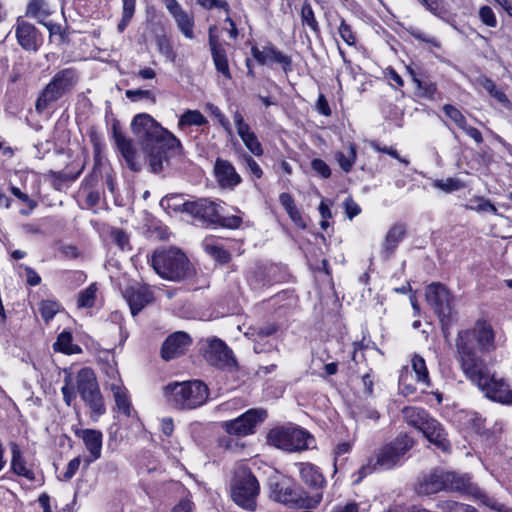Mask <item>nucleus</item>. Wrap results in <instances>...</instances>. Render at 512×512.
Wrapping results in <instances>:
<instances>
[{
    "label": "nucleus",
    "mask_w": 512,
    "mask_h": 512,
    "mask_svg": "<svg viewBox=\"0 0 512 512\" xmlns=\"http://www.w3.org/2000/svg\"><path fill=\"white\" fill-rule=\"evenodd\" d=\"M414 441L407 434H400L393 441L383 445L368 462L363 465L359 473L361 478L377 470H390L403 462L404 455L413 447Z\"/></svg>",
    "instance_id": "obj_5"
},
{
    "label": "nucleus",
    "mask_w": 512,
    "mask_h": 512,
    "mask_svg": "<svg viewBox=\"0 0 512 512\" xmlns=\"http://www.w3.org/2000/svg\"><path fill=\"white\" fill-rule=\"evenodd\" d=\"M132 132L141 141L142 151L154 173L160 172L163 169V163L169 158L182 154V145L170 130H132Z\"/></svg>",
    "instance_id": "obj_2"
},
{
    "label": "nucleus",
    "mask_w": 512,
    "mask_h": 512,
    "mask_svg": "<svg viewBox=\"0 0 512 512\" xmlns=\"http://www.w3.org/2000/svg\"><path fill=\"white\" fill-rule=\"evenodd\" d=\"M479 17L486 26L496 27L497 19L491 7L482 6L479 10Z\"/></svg>",
    "instance_id": "obj_57"
},
{
    "label": "nucleus",
    "mask_w": 512,
    "mask_h": 512,
    "mask_svg": "<svg viewBox=\"0 0 512 512\" xmlns=\"http://www.w3.org/2000/svg\"><path fill=\"white\" fill-rule=\"evenodd\" d=\"M110 391L113 394L118 411L127 417H131L133 414V409L128 390L124 384L118 386L113 385L112 388H110Z\"/></svg>",
    "instance_id": "obj_29"
},
{
    "label": "nucleus",
    "mask_w": 512,
    "mask_h": 512,
    "mask_svg": "<svg viewBox=\"0 0 512 512\" xmlns=\"http://www.w3.org/2000/svg\"><path fill=\"white\" fill-rule=\"evenodd\" d=\"M163 395L174 408L193 410L206 404L209 399V388L200 380L171 382L164 386Z\"/></svg>",
    "instance_id": "obj_3"
},
{
    "label": "nucleus",
    "mask_w": 512,
    "mask_h": 512,
    "mask_svg": "<svg viewBox=\"0 0 512 512\" xmlns=\"http://www.w3.org/2000/svg\"><path fill=\"white\" fill-rule=\"evenodd\" d=\"M267 440L271 445L288 452L309 449L314 442L309 432L296 426L273 428L269 431Z\"/></svg>",
    "instance_id": "obj_10"
},
{
    "label": "nucleus",
    "mask_w": 512,
    "mask_h": 512,
    "mask_svg": "<svg viewBox=\"0 0 512 512\" xmlns=\"http://www.w3.org/2000/svg\"><path fill=\"white\" fill-rule=\"evenodd\" d=\"M112 241L119 246L122 250L128 248L129 246V237L128 235L120 229H113L111 231Z\"/></svg>",
    "instance_id": "obj_59"
},
{
    "label": "nucleus",
    "mask_w": 512,
    "mask_h": 512,
    "mask_svg": "<svg viewBox=\"0 0 512 512\" xmlns=\"http://www.w3.org/2000/svg\"><path fill=\"white\" fill-rule=\"evenodd\" d=\"M98 298V286L96 283L90 284L87 288L80 291L77 297V307L92 308L95 306Z\"/></svg>",
    "instance_id": "obj_37"
},
{
    "label": "nucleus",
    "mask_w": 512,
    "mask_h": 512,
    "mask_svg": "<svg viewBox=\"0 0 512 512\" xmlns=\"http://www.w3.org/2000/svg\"><path fill=\"white\" fill-rule=\"evenodd\" d=\"M425 298L440 322H449L453 313L454 296L448 288L441 283H431L426 287Z\"/></svg>",
    "instance_id": "obj_12"
},
{
    "label": "nucleus",
    "mask_w": 512,
    "mask_h": 512,
    "mask_svg": "<svg viewBox=\"0 0 512 512\" xmlns=\"http://www.w3.org/2000/svg\"><path fill=\"white\" fill-rule=\"evenodd\" d=\"M80 464H81V458L80 457H75V458L71 459L68 462L66 470L64 472V475H63L64 479L65 480L71 479L76 474V472L78 471V469L80 467Z\"/></svg>",
    "instance_id": "obj_62"
},
{
    "label": "nucleus",
    "mask_w": 512,
    "mask_h": 512,
    "mask_svg": "<svg viewBox=\"0 0 512 512\" xmlns=\"http://www.w3.org/2000/svg\"><path fill=\"white\" fill-rule=\"evenodd\" d=\"M215 177L222 188H234L241 182L240 175L227 160L218 158L214 165Z\"/></svg>",
    "instance_id": "obj_24"
},
{
    "label": "nucleus",
    "mask_w": 512,
    "mask_h": 512,
    "mask_svg": "<svg viewBox=\"0 0 512 512\" xmlns=\"http://www.w3.org/2000/svg\"><path fill=\"white\" fill-rule=\"evenodd\" d=\"M402 413L406 422L420 431L428 421L433 419L429 417L428 413L424 409L417 407H405L402 410Z\"/></svg>",
    "instance_id": "obj_32"
},
{
    "label": "nucleus",
    "mask_w": 512,
    "mask_h": 512,
    "mask_svg": "<svg viewBox=\"0 0 512 512\" xmlns=\"http://www.w3.org/2000/svg\"><path fill=\"white\" fill-rule=\"evenodd\" d=\"M165 7L174 18L179 31L187 38H194V17L182 8L177 0H164Z\"/></svg>",
    "instance_id": "obj_20"
},
{
    "label": "nucleus",
    "mask_w": 512,
    "mask_h": 512,
    "mask_svg": "<svg viewBox=\"0 0 512 512\" xmlns=\"http://www.w3.org/2000/svg\"><path fill=\"white\" fill-rule=\"evenodd\" d=\"M334 156H335V160L337 161L340 168L344 172L348 173L352 170V168L356 162V158H357L356 145L354 143H350L346 152L337 151Z\"/></svg>",
    "instance_id": "obj_36"
},
{
    "label": "nucleus",
    "mask_w": 512,
    "mask_h": 512,
    "mask_svg": "<svg viewBox=\"0 0 512 512\" xmlns=\"http://www.w3.org/2000/svg\"><path fill=\"white\" fill-rule=\"evenodd\" d=\"M443 111L445 116L450 118L453 124L460 128L464 125V116L456 107L447 104L443 107Z\"/></svg>",
    "instance_id": "obj_54"
},
{
    "label": "nucleus",
    "mask_w": 512,
    "mask_h": 512,
    "mask_svg": "<svg viewBox=\"0 0 512 512\" xmlns=\"http://www.w3.org/2000/svg\"><path fill=\"white\" fill-rule=\"evenodd\" d=\"M295 465L298 467L301 481L312 490L311 494L320 493L323 498L327 481L320 468L310 462H299Z\"/></svg>",
    "instance_id": "obj_16"
},
{
    "label": "nucleus",
    "mask_w": 512,
    "mask_h": 512,
    "mask_svg": "<svg viewBox=\"0 0 512 512\" xmlns=\"http://www.w3.org/2000/svg\"><path fill=\"white\" fill-rule=\"evenodd\" d=\"M72 385L89 408L91 420L98 421L99 417L105 414L106 407L94 370L90 367L78 370L72 375Z\"/></svg>",
    "instance_id": "obj_6"
},
{
    "label": "nucleus",
    "mask_w": 512,
    "mask_h": 512,
    "mask_svg": "<svg viewBox=\"0 0 512 512\" xmlns=\"http://www.w3.org/2000/svg\"><path fill=\"white\" fill-rule=\"evenodd\" d=\"M332 204H333L332 201L329 199H322L319 204L318 210H319V213L322 218V220L320 222V227L323 230H327V228L329 227L328 220L332 217V213H331Z\"/></svg>",
    "instance_id": "obj_52"
},
{
    "label": "nucleus",
    "mask_w": 512,
    "mask_h": 512,
    "mask_svg": "<svg viewBox=\"0 0 512 512\" xmlns=\"http://www.w3.org/2000/svg\"><path fill=\"white\" fill-rule=\"evenodd\" d=\"M157 46L159 52L165 56V58L171 62L176 59V52L173 49L171 41L166 36H160L157 38Z\"/></svg>",
    "instance_id": "obj_50"
},
{
    "label": "nucleus",
    "mask_w": 512,
    "mask_h": 512,
    "mask_svg": "<svg viewBox=\"0 0 512 512\" xmlns=\"http://www.w3.org/2000/svg\"><path fill=\"white\" fill-rule=\"evenodd\" d=\"M433 187L443 191L444 193H452L454 191L465 188V183L458 178L448 177L446 179H435L432 183Z\"/></svg>",
    "instance_id": "obj_43"
},
{
    "label": "nucleus",
    "mask_w": 512,
    "mask_h": 512,
    "mask_svg": "<svg viewBox=\"0 0 512 512\" xmlns=\"http://www.w3.org/2000/svg\"><path fill=\"white\" fill-rule=\"evenodd\" d=\"M244 161H245L248 171L250 172V174L253 177H255L257 179L262 177L263 171H262L261 167L251 156L245 155Z\"/></svg>",
    "instance_id": "obj_61"
},
{
    "label": "nucleus",
    "mask_w": 512,
    "mask_h": 512,
    "mask_svg": "<svg viewBox=\"0 0 512 512\" xmlns=\"http://www.w3.org/2000/svg\"><path fill=\"white\" fill-rule=\"evenodd\" d=\"M344 208L349 219L356 217L361 212L360 206L350 198L345 200Z\"/></svg>",
    "instance_id": "obj_63"
},
{
    "label": "nucleus",
    "mask_w": 512,
    "mask_h": 512,
    "mask_svg": "<svg viewBox=\"0 0 512 512\" xmlns=\"http://www.w3.org/2000/svg\"><path fill=\"white\" fill-rule=\"evenodd\" d=\"M421 432L428 441L438 449L445 453L450 452L451 445L447 439V434L437 420L432 419L431 421H428V423L423 426Z\"/></svg>",
    "instance_id": "obj_25"
},
{
    "label": "nucleus",
    "mask_w": 512,
    "mask_h": 512,
    "mask_svg": "<svg viewBox=\"0 0 512 512\" xmlns=\"http://www.w3.org/2000/svg\"><path fill=\"white\" fill-rule=\"evenodd\" d=\"M270 498L275 502L295 509H314L322 501L320 493L309 494L289 480L271 482Z\"/></svg>",
    "instance_id": "obj_8"
},
{
    "label": "nucleus",
    "mask_w": 512,
    "mask_h": 512,
    "mask_svg": "<svg viewBox=\"0 0 512 512\" xmlns=\"http://www.w3.org/2000/svg\"><path fill=\"white\" fill-rule=\"evenodd\" d=\"M465 209L476 211L478 213H491L498 215V209L491 201L483 196H474L469 203L465 205Z\"/></svg>",
    "instance_id": "obj_38"
},
{
    "label": "nucleus",
    "mask_w": 512,
    "mask_h": 512,
    "mask_svg": "<svg viewBox=\"0 0 512 512\" xmlns=\"http://www.w3.org/2000/svg\"><path fill=\"white\" fill-rule=\"evenodd\" d=\"M125 298L133 316L153 301V293L148 286L130 287L125 291Z\"/></svg>",
    "instance_id": "obj_23"
},
{
    "label": "nucleus",
    "mask_w": 512,
    "mask_h": 512,
    "mask_svg": "<svg viewBox=\"0 0 512 512\" xmlns=\"http://www.w3.org/2000/svg\"><path fill=\"white\" fill-rule=\"evenodd\" d=\"M230 354L231 350L228 349L222 340L214 338L209 341L206 357L211 363L217 364L218 361L226 362Z\"/></svg>",
    "instance_id": "obj_31"
},
{
    "label": "nucleus",
    "mask_w": 512,
    "mask_h": 512,
    "mask_svg": "<svg viewBox=\"0 0 512 512\" xmlns=\"http://www.w3.org/2000/svg\"><path fill=\"white\" fill-rule=\"evenodd\" d=\"M71 429L74 435L82 440L88 452V455L83 459L85 465L88 467L90 464L100 459L103 447L102 432L97 429H83L77 426H72Z\"/></svg>",
    "instance_id": "obj_13"
},
{
    "label": "nucleus",
    "mask_w": 512,
    "mask_h": 512,
    "mask_svg": "<svg viewBox=\"0 0 512 512\" xmlns=\"http://www.w3.org/2000/svg\"><path fill=\"white\" fill-rule=\"evenodd\" d=\"M209 46L216 70L226 79H231L226 50L211 33L209 34Z\"/></svg>",
    "instance_id": "obj_27"
},
{
    "label": "nucleus",
    "mask_w": 512,
    "mask_h": 512,
    "mask_svg": "<svg viewBox=\"0 0 512 512\" xmlns=\"http://www.w3.org/2000/svg\"><path fill=\"white\" fill-rule=\"evenodd\" d=\"M259 492V482L252 472L247 467H238L230 484L232 500L241 508L254 511L257 507Z\"/></svg>",
    "instance_id": "obj_9"
},
{
    "label": "nucleus",
    "mask_w": 512,
    "mask_h": 512,
    "mask_svg": "<svg viewBox=\"0 0 512 512\" xmlns=\"http://www.w3.org/2000/svg\"><path fill=\"white\" fill-rule=\"evenodd\" d=\"M206 118L198 110H187L179 119L178 126H202Z\"/></svg>",
    "instance_id": "obj_46"
},
{
    "label": "nucleus",
    "mask_w": 512,
    "mask_h": 512,
    "mask_svg": "<svg viewBox=\"0 0 512 512\" xmlns=\"http://www.w3.org/2000/svg\"><path fill=\"white\" fill-rule=\"evenodd\" d=\"M444 480L446 491H455L473 496L480 495L479 488L472 482V477L468 473L444 471Z\"/></svg>",
    "instance_id": "obj_18"
},
{
    "label": "nucleus",
    "mask_w": 512,
    "mask_h": 512,
    "mask_svg": "<svg viewBox=\"0 0 512 512\" xmlns=\"http://www.w3.org/2000/svg\"><path fill=\"white\" fill-rule=\"evenodd\" d=\"M104 373L107 377L106 387L108 389L112 388L113 385H121L123 384L122 379L120 378L119 371L115 364L108 363L104 367Z\"/></svg>",
    "instance_id": "obj_51"
},
{
    "label": "nucleus",
    "mask_w": 512,
    "mask_h": 512,
    "mask_svg": "<svg viewBox=\"0 0 512 512\" xmlns=\"http://www.w3.org/2000/svg\"><path fill=\"white\" fill-rule=\"evenodd\" d=\"M79 79V72L72 67L56 72L39 93L35 103L36 111L42 113L51 108L59 99L75 88Z\"/></svg>",
    "instance_id": "obj_7"
},
{
    "label": "nucleus",
    "mask_w": 512,
    "mask_h": 512,
    "mask_svg": "<svg viewBox=\"0 0 512 512\" xmlns=\"http://www.w3.org/2000/svg\"><path fill=\"white\" fill-rule=\"evenodd\" d=\"M60 309L61 304L55 300H42L39 303V313L46 323L50 322Z\"/></svg>",
    "instance_id": "obj_44"
},
{
    "label": "nucleus",
    "mask_w": 512,
    "mask_h": 512,
    "mask_svg": "<svg viewBox=\"0 0 512 512\" xmlns=\"http://www.w3.org/2000/svg\"><path fill=\"white\" fill-rule=\"evenodd\" d=\"M197 3L204 9L211 10L214 8L228 11V3L225 0H197Z\"/></svg>",
    "instance_id": "obj_60"
},
{
    "label": "nucleus",
    "mask_w": 512,
    "mask_h": 512,
    "mask_svg": "<svg viewBox=\"0 0 512 512\" xmlns=\"http://www.w3.org/2000/svg\"><path fill=\"white\" fill-rule=\"evenodd\" d=\"M331 512H359V504L354 501L338 504L333 507Z\"/></svg>",
    "instance_id": "obj_64"
},
{
    "label": "nucleus",
    "mask_w": 512,
    "mask_h": 512,
    "mask_svg": "<svg viewBox=\"0 0 512 512\" xmlns=\"http://www.w3.org/2000/svg\"><path fill=\"white\" fill-rule=\"evenodd\" d=\"M136 0H122V18L117 25V30L122 33L130 23L135 13Z\"/></svg>",
    "instance_id": "obj_45"
},
{
    "label": "nucleus",
    "mask_w": 512,
    "mask_h": 512,
    "mask_svg": "<svg viewBox=\"0 0 512 512\" xmlns=\"http://www.w3.org/2000/svg\"><path fill=\"white\" fill-rule=\"evenodd\" d=\"M417 493L420 495H432L440 491H446L444 471H433L424 477L417 485Z\"/></svg>",
    "instance_id": "obj_26"
},
{
    "label": "nucleus",
    "mask_w": 512,
    "mask_h": 512,
    "mask_svg": "<svg viewBox=\"0 0 512 512\" xmlns=\"http://www.w3.org/2000/svg\"><path fill=\"white\" fill-rule=\"evenodd\" d=\"M301 22H302L303 26H308L313 33H315V34L320 33L319 24L316 20L312 6L308 1H305L302 4Z\"/></svg>",
    "instance_id": "obj_42"
},
{
    "label": "nucleus",
    "mask_w": 512,
    "mask_h": 512,
    "mask_svg": "<svg viewBox=\"0 0 512 512\" xmlns=\"http://www.w3.org/2000/svg\"><path fill=\"white\" fill-rule=\"evenodd\" d=\"M53 13V9L46 0H30L26 15L36 18L39 23Z\"/></svg>",
    "instance_id": "obj_35"
},
{
    "label": "nucleus",
    "mask_w": 512,
    "mask_h": 512,
    "mask_svg": "<svg viewBox=\"0 0 512 512\" xmlns=\"http://www.w3.org/2000/svg\"><path fill=\"white\" fill-rule=\"evenodd\" d=\"M420 3L433 15L440 19H445L447 16V9L445 8L444 0H419Z\"/></svg>",
    "instance_id": "obj_47"
},
{
    "label": "nucleus",
    "mask_w": 512,
    "mask_h": 512,
    "mask_svg": "<svg viewBox=\"0 0 512 512\" xmlns=\"http://www.w3.org/2000/svg\"><path fill=\"white\" fill-rule=\"evenodd\" d=\"M151 265L161 278L169 281H182L194 273L187 256L175 247L156 250L151 256Z\"/></svg>",
    "instance_id": "obj_4"
},
{
    "label": "nucleus",
    "mask_w": 512,
    "mask_h": 512,
    "mask_svg": "<svg viewBox=\"0 0 512 512\" xmlns=\"http://www.w3.org/2000/svg\"><path fill=\"white\" fill-rule=\"evenodd\" d=\"M63 400L67 406H71L73 400L76 398L77 391L72 385V374L69 373L64 378V385L61 388Z\"/></svg>",
    "instance_id": "obj_49"
},
{
    "label": "nucleus",
    "mask_w": 512,
    "mask_h": 512,
    "mask_svg": "<svg viewBox=\"0 0 512 512\" xmlns=\"http://www.w3.org/2000/svg\"><path fill=\"white\" fill-rule=\"evenodd\" d=\"M9 446L11 450V471L28 481L35 480L34 465L26 460L20 446L16 442H10Z\"/></svg>",
    "instance_id": "obj_22"
},
{
    "label": "nucleus",
    "mask_w": 512,
    "mask_h": 512,
    "mask_svg": "<svg viewBox=\"0 0 512 512\" xmlns=\"http://www.w3.org/2000/svg\"><path fill=\"white\" fill-rule=\"evenodd\" d=\"M457 361L463 374L492 401L512 404V390L508 382L491 373L479 353H490L497 347L492 324L478 319L471 328L460 330L456 341Z\"/></svg>",
    "instance_id": "obj_1"
},
{
    "label": "nucleus",
    "mask_w": 512,
    "mask_h": 512,
    "mask_svg": "<svg viewBox=\"0 0 512 512\" xmlns=\"http://www.w3.org/2000/svg\"><path fill=\"white\" fill-rule=\"evenodd\" d=\"M369 145L377 152L385 153L390 155L391 157L397 159L400 163L404 165H408L409 161L406 158L400 157L397 150L393 147L381 146L379 142L372 140L369 142Z\"/></svg>",
    "instance_id": "obj_53"
},
{
    "label": "nucleus",
    "mask_w": 512,
    "mask_h": 512,
    "mask_svg": "<svg viewBox=\"0 0 512 512\" xmlns=\"http://www.w3.org/2000/svg\"><path fill=\"white\" fill-rule=\"evenodd\" d=\"M405 234L406 229L402 224H395L389 229L383 243V252L386 256H390L394 253Z\"/></svg>",
    "instance_id": "obj_30"
},
{
    "label": "nucleus",
    "mask_w": 512,
    "mask_h": 512,
    "mask_svg": "<svg viewBox=\"0 0 512 512\" xmlns=\"http://www.w3.org/2000/svg\"><path fill=\"white\" fill-rule=\"evenodd\" d=\"M202 246L205 252L213 257L217 262L225 264L230 261V253L225 249V246L220 239L214 236L206 237L202 242Z\"/></svg>",
    "instance_id": "obj_28"
},
{
    "label": "nucleus",
    "mask_w": 512,
    "mask_h": 512,
    "mask_svg": "<svg viewBox=\"0 0 512 512\" xmlns=\"http://www.w3.org/2000/svg\"><path fill=\"white\" fill-rule=\"evenodd\" d=\"M189 202L190 201L184 200L183 196L180 194H171L161 199L160 206L168 213L178 211L186 212V204Z\"/></svg>",
    "instance_id": "obj_39"
},
{
    "label": "nucleus",
    "mask_w": 512,
    "mask_h": 512,
    "mask_svg": "<svg viewBox=\"0 0 512 512\" xmlns=\"http://www.w3.org/2000/svg\"><path fill=\"white\" fill-rule=\"evenodd\" d=\"M186 213L199 218L209 224H221L231 226L221 219L220 206L214 201L206 198L197 199L186 204Z\"/></svg>",
    "instance_id": "obj_14"
},
{
    "label": "nucleus",
    "mask_w": 512,
    "mask_h": 512,
    "mask_svg": "<svg viewBox=\"0 0 512 512\" xmlns=\"http://www.w3.org/2000/svg\"><path fill=\"white\" fill-rule=\"evenodd\" d=\"M266 417V410L252 408L235 419L221 422L220 427L229 435L245 437L254 434L257 425L263 422Z\"/></svg>",
    "instance_id": "obj_11"
},
{
    "label": "nucleus",
    "mask_w": 512,
    "mask_h": 512,
    "mask_svg": "<svg viewBox=\"0 0 512 512\" xmlns=\"http://www.w3.org/2000/svg\"><path fill=\"white\" fill-rule=\"evenodd\" d=\"M412 369L416 374L417 381L425 386H430L429 372L423 357L414 355L411 359Z\"/></svg>",
    "instance_id": "obj_40"
},
{
    "label": "nucleus",
    "mask_w": 512,
    "mask_h": 512,
    "mask_svg": "<svg viewBox=\"0 0 512 512\" xmlns=\"http://www.w3.org/2000/svg\"><path fill=\"white\" fill-rule=\"evenodd\" d=\"M113 138L116 148L125 160L127 166L133 171H138L140 164L137 160V150L134 140L128 136L124 130H113Z\"/></svg>",
    "instance_id": "obj_17"
},
{
    "label": "nucleus",
    "mask_w": 512,
    "mask_h": 512,
    "mask_svg": "<svg viewBox=\"0 0 512 512\" xmlns=\"http://www.w3.org/2000/svg\"><path fill=\"white\" fill-rule=\"evenodd\" d=\"M17 43L26 51L36 52L43 43L41 32L30 22L18 18L13 26Z\"/></svg>",
    "instance_id": "obj_15"
},
{
    "label": "nucleus",
    "mask_w": 512,
    "mask_h": 512,
    "mask_svg": "<svg viewBox=\"0 0 512 512\" xmlns=\"http://www.w3.org/2000/svg\"><path fill=\"white\" fill-rule=\"evenodd\" d=\"M311 168L321 178L327 179L331 176V169L329 165L322 159L315 158L311 161Z\"/></svg>",
    "instance_id": "obj_55"
},
{
    "label": "nucleus",
    "mask_w": 512,
    "mask_h": 512,
    "mask_svg": "<svg viewBox=\"0 0 512 512\" xmlns=\"http://www.w3.org/2000/svg\"><path fill=\"white\" fill-rule=\"evenodd\" d=\"M239 136L247 149L255 156H261L263 149L260 141L252 130H238Z\"/></svg>",
    "instance_id": "obj_41"
},
{
    "label": "nucleus",
    "mask_w": 512,
    "mask_h": 512,
    "mask_svg": "<svg viewBox=\"0 0 512 512\" xmlns=\"http://www.w3.org/2000/svg\"><path fill=\"white\" fill-rule=\"evenodd\" d=\"M191 338L185 332H175L170 335L162 345L163 359L170 360L184 354L191 345Z\"/></svg>",
    "instance_id": "obj_21"
},
{
    "label": "nucleus",
    "mask_w": 512,
    "mask_h": 512,
    "mask_svg": "<svg viewBox=\"0 0 512 512\" xmlns=\"http://www.w3.org/2000/svg\"><path fill=\"white\" fill-rule=\"evenodd\" d=\"M339 34L342 40L348 44L349 46H353L356 42V37L351 29V27L344 21L341 20L339 26Z\"/></svg>",
    "instance_id": "obj_58"
},
{
    "label": "nucleus",
    "mask_w": 512,
    "mask_h": 512,
    "mask_svg": "<svg viewBox=\"0 0 512 512\" xmlns=\"http://www.w3.org/2000/svg\"><path fill=\"white\" fill-rule=\"evenodd\" d=\"M53 348L56 352H61L67 355L79 354L82 352L81 347L73 343V337L69 331H63L58 335L57 340L53 344Z\"/></svg>",
    "instance_id": "obj_34"
},
{
    "label": "nucleus",
    "mask_w": 512,
    "mask_h": 512,
    "mask_svg": "<svg viewBox=\"0 0 512 512\" xmlns=\"http://www.w3.org/2000/svg\"><path fill=\"white\" fill-rule=\"evenodd\" d=\"M251 53L254 59L260 65H269L272 63H278L282 66L285 72L291 69V58L281 51H279L275 46L269 44L264 46L262 49H259L256 46L251 48Z\"/></svg>",
    "instance_id": "obj_19"
},
{
    "label": "nucleus",
    "mask_w": 512,
    "mask_h": 512,
    "mask_svg": "<svg viewBox=\"0 0 512 512\" xmlns=\"http://www.w3.org/2000/svg\"><path fill=\"white\" fill-rule=\"evenodd\" d=\"M131 128H163L152 116L146 113L136 115L131 123Z\"/></svg>",
    "instance_id": "obj_48"
},
{
    "label": "nucleus",
    "mask_w": 512,
    "mask_h": 512,
    "mask_svg": "<svg viewBox=\"0 0 512 512\" xmlns=\"http://www.w3.org/2000/svg\"><path fill=\"white\" fill-rule=\"evenodd\" d=\"M195 504L188 494L181 498L171 509V512H194Z\"/></svg>",
    "instance_id": "obj_56"
},
{
    "label": "nucleus",
    "mask_w": 512,
    "mask_h": 512,
    "mask_svg": "<svg viewBox=\"0 0 512 512\" xmlns=\"http://www.w3.org/2000/svg\"><path fill=\"white\" fill-rule=\"evenodd\" d=\"M478 83L502 107L510 108L511 103L506 94L501 89L497 88L496 83L492 79L486 76H481L478 78Z\"/></svg>",
    "instance_id": "obj_33"
}]
</instances>
